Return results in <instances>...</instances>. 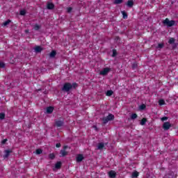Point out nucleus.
<instances>
[{"mask_svg": "<svg viewBox=\"0 0 178 178\" xmlns=\"http://www.w3.org/2000/svg\"><path fill=\"white\" fill-rule=\"evenodd\" d=\"M10 154V150H6L5 151V154L3 156V158H8V156H9V155Z\"/></svg>", "mask_w": 178, "mask_h": 178, "instance_id": "nucleus-15", "label": "nucleus"}, {"mask_svg": "<svg viewBox=\"0 0 178 178\" xmlns=\"http://www.w3.org/2000/svg\"><path fill=\"white\" fill-rule=\"evenodd\" d=\"M136 66H137V64H134L133 68L134 69V67H136Z\"/></svg>", "mask_w": 178, "mask_h": 178, "instance_id": "nucleus-40", "label": "nucleus"}, {"mask_svg": "<svg viewBox=\"0 0 178 178\" xmlns=\"http://www.w3.org/2000/svg\"><path fill=\"white\" fill-rule=\"evenodd\" d=\"M56 127H62L63 126V121L57 120L56 121Z\"/></svg>", "mask_w": 178, "mask_h": 178, "instance_id": "nucleus-9", "label": "nucleus"}, {"mask_svg": "<svg viewBox=\"0 0 178 178\" xmlns=\"http://www.w3.org/2000/svg\"><path fill=\"white\" fill-rule=\"evenodd\" d=\"M171 124H170V122H164L163 124V129L164 130H169V129H170L171 127Z\"/></svg>", "mask_w": 178, "mask_h": 178, "instance_id": "nucleus-5", "label": "nucleus"}, {"mask_svg": "<svg viewBox=\"0 0 178 178\" xmlns=\"http://www.w3.org/2000/svg\"><path fill=\"white\" fill-rule=\"evenodd\" d=\"M113 94V91L112 90H108L106 93V95H107V97H111L112 95Z\"/></svg>", "mask_w": 178, "mask_h": 178, "instance_id": "nucleus-17", "label": "nucleus"}, {"mask_svg": "<svg viewBox=\"0 0 178 178\" xmlns=\"http://www.w3.org/2000/svg\"><path fill=\"white\" fill-rule=\"evenodd\" d=\"M127 5L129 8H131V6H133V5H134V2L133 1V0H129Z\"/></svg>", "mask_w": 178, "mask_h": 178, "instance_id": "nucleus-12", "label": "nucleus"}, {"mask_svg": "<svg viewBox=\"0 0 178 178\" xmlns=\"http://www.w3.org/2000/svg\"><path fill=\"white\" fill-rule=\"evenodd\" d=\"M49 157L50 158V159H54V158H55V154H50L49 155Z\"/></svg>", "mask_w": 178, "mask_h": 178, "instance_id": "nucleus-32", "label": "nucleus"}, {"mask_svg": "<svg viewBox=\"0 0 178 178\" xmlns=\"http://www.w3.org/2000/svg\"><path fill=\"white\" fill-rule=\"evenodd\" d=\"M35 52H41V51H42V47H40V46H36L35 48Z\"/></svg>", "mask_w": 178, "mask_h": 178, "instance_id": "nucleus-11", "label": "nucleus"}, {"mask_svg": "<svg viewBox=\"0 0 178 178\" xmlns=\"http://www.w3.org/2000/svg\"><path fill=\"white\" fill-rule=\"evenodd\" d=\"M122 2H123V0H115L114 3L119 5V3H122Z\"/></svg>", "mask_w": 178, "mask_h": 178, "instance_id": "nucleus-23", "label": "nucleus"}, {"mask_svg": "<svg viewBox=\"0 0 178 178\" xmlns=\"http://www.w3.org/2000/svg\"><path fill=\"white\" fill-rule=\"evenodd\" d=\"M0 67H5V64L0 62Z\"/></svg>", "mask_w": 178, "mask_h": 178, "instance_id": "nucleus-36", "label": "nucleus"}, {"mask_svg": "<svg viewBox=\"0 0 178 178\" xmlns=\"http://www.w3.org/2000/svg\"><path fill=\"white\" fill-rule=\"evenodd\" d=\"M9 23H10V20H7L3 24V26H8Z\"/></svg>", "mask_w": 178, "mask_h": 178, "instance_id": "nucleus-30", "label": "nucleus"}, {"mask_svg": "<svg viewBox=\"0 0 178 178\" xmlns=\"http://www.w3.org/2000/svg\"><path fill=\"white\" fill-rule=\"evenodd\" d=\"M108 176L111 178H115L116 177V172L113 171V170H111L108 172Z\"/></svg>", "mask_w": 178, "mask_h": 178, "instance_id": "nucleus-7", "label": "nucleus"}, {"mask_svg": "<svg viewBox=\"0 0 178 178\" xmlns=\"http://www.w3.org/2000/svg\"><path fill=\"white\" fill-rule=\"evenodd\" d=\"M105 147L103 143H99L97 145V149H102Z\"/></svg>", "mask_w": 178, "mask_h": 178, "instance_id": "nucleus-13", "label": "nucleus"}, {"mask_svg": "<svg viewBox=\"0 0 178 178\" xmlns=\"http://www.w3.org/2000/svg\"><path fill=\"white\" fill-rule=\"evenodd\" d=\"M163 23L168 26V27H172V26H175V22L173 20H169V19L166 18L165 20L163 21Z\"/></svg>", "mask_w": 178, "mask_h": 178, "instance_id": "nucleus-2", "label": "nucleus"}, {"mask_svg": "<svg viewBox=\"0 0 178 178\" xmlns=\"http://www.w3.org/2000/svg\"><path fill=\"white\" fill-rule=\"evenodd\" d=\"M61 165H62V163H60V161H58V162H57V163H56L55 168H56V169H59V168H60Z\"/></svg>", "mask_w": 178, "mask_h": 178, "instance_id": "nucleus-18", "label": "nucleus"}, {"mask_svg": "<svg viewBox=\"0 0 178 178\" xmlns=\"http://www.w3.org/2000/svg\"><path fill=\"white\" fill-rule=\"evenodd\" d=\"M132 177L133 178H136V177H138V172L135 171L132 173Z\"/></svg>", "mask_w": 178, "mask_h": 178, "instance_id": "nucleus-19", "label": "nucleus"}, {"mask_svg": "<svg viewBox=\"0 0 178 178\" xmlns=\"http://www.w3.org/2000/svg\"><path fill=\"white\" fill-rule=\"evenodd\" d=\"M131 119L132 120L137 119V114L136 113L132 114L131 116Z\"/></svg>", "mask_w": 178, "mask_h": 178, "instance_id": "nucleus-26", "label": "nucleus"}, {"mask_svg": "<svg viewBox=\"0 0 178 178\" xmlns=\"http://www.w3.org/2000/svg\"><path fill=\"white\" fill-rule=\"evenodd\" d=\"M35 154L40 155V154H42V150L41 149H36Z\"/></svg>", "mask_w": 178, "mask_h": 178, "instance_id": "nucleus-22", "label": "nucleus"}, {"mask_svg": "<svg viewBox=\"0 0 178 178\" xmlns=\"http://www.w3.org/2000/svg\"><path fill=\"white\" fill-rule=\"evenodd\" d=\"M64 149L61 150L60 151V154H61V156H66V155H67V152H66V148H67V146H64Z\"/></svg>", "mask_w": 178, "mask_h": 178, "instance_id": "nucleus-6", "label": "nucleus"}, {"mask_svg": "<svg viewBox=\"0 0 178 178\" xmlns=\"http://www.w3.org/2000/svg\"><path fill=\"white\" fill-rule=\"evenodd\" d=\"M116 55H118V53H117L115 49H113V55H112V56L115 57V56H116Z\"/></svg>", "mask_w": 178, "mask_h": 178, "instance_id": "nucleus-29", "label": "nucleus"}, {"mask_svg": "<svg viewBox=\"0 0 178 178\" xmlns=\"http://www.w3.org/2000/svg\"><path fill=\"white\" fill-rule=\"evenodd\" d=\"M55 6L52 3H47V9H54Z\"/></svg>", "mask_w": 178, "mask_h": 178, "instance_id": "nucleus-14", "label": "nucleus"}, {"mask_svg": "<svg viewBox=\"0 0 178 178\" xmlns=\"http://www.w3.org/2000/svg\"><path fill=\"white\" fill-rule=\"evenodd\" d=\"M159 105H165V100H163V99H160V100L159 101Z\"/></svg>", "mask_w": 178, "mask_h": 178, "instance_id": "nucleus-25", "label": "nucleus"}, {"mask_svg": "<svg viewBox=\"0 0 178 178\" xmlns=\"http://www.w3.org/2000/svg\"><path fill=\"white\" fill-rule=\"evenodd\" d=\"M93 129H95V130H97V126H93Z\"/></svg>", "mask_w": 178, "mask_h": 178, "instance_id": "nucleus-41", "label": "nucleus"}, {"mask_svg": "<svg viewBox=\"0 0 178 178\" xmlns=\"http://www.w3.org/2000/svg\"><path fill=\"white\" fill-rule=\"evenodd\" d=\"M73 87H74V88H76V87H77V84L76 83H73L72 85V83H67L64 84V86L62 88V90L65 91L66 92H69V90L72 89Z\"/></svg>", "mask_w": 178, "mask_h": 178, "instance_id": "nucleus-1", "label": "nucleus"}, {"mask_svg": "<svg viewBox=\"0 0 178 178\" xmlns=\"http://www.w3.org/2000/svg\"><path fill=\"white\" fill-rule=\"evenodd\" d=\"M174 42H175V38H171L169 40V44H173Z\"/></svg>", "mask_w": 178, "mask_h": 178, "instance_id": "nucleus-28", "label": "nucleus"}, {"mask_svg": "<svg viewBox=\"0 0 178 178\" xmlns=\"http://www.w3.org/2000/svg\"><path fill=\"white\" fill-rule=\"evenodd\" d=\"M163 44H159L158 48H163Z\"/></svg>", "mask_w": 178, "mask_h": 178, "instance_id": "nucleus-37", "label": "nucleus"}, {"mask_svg": "<svg viewBox=\"0 0 178 178\" xmlns=\"http://www.w3.org/2000/svg\"><path fill=\"white\" fill-rule=\"evenodd\" d=\"M56 148H60V143H57V144L56 145Z\"/></svg>", "mask_w": 178, "mask_h": 178, "instance_id": "nucleus-39", "label": "nucleus"}, {"mask_svg": "<svg viewBox=\"0 0 178 178\" xmlns=\"http://www.w3.org/2000/svg\"><path fill=\"white\" fill-rule=\"evenodd\" d=\"M26 33H29V31H26Z\"/></svg>", "mask_w": 178, "mask_h": 178, "instance_id": "nucleus-42", "label": "nucleus"}, {"mask_svg": "<svg viewBox=\"0 0 178 178\" xmlns=\"http://www.w3.org/2000/svg\"><path fill=\"white\" fill-rule=\"evenodd\" d=\"M72 7H69V8H67V13H70V12H72Z\"/></svg>", "mask_w": 178, "mask_h": 178, "instance_id": "nucleus-33", "label": "nucleus"}, {"mask_svg": "<svg viewBox=\"0 0 178 178\" xmlns=\"http://www.w3.org/2000/svg\"><path fill=\"white\" fill-rule=\"evenodd\" d=\"M56 55V51H52L50 53L49 56H50V58H55Z\"/></svg>", "mask_w": 178, "mask_h": 178, "instance_id": "nucleus-16", "label": "nucleus"}, {"mask_svg": "<svg viewBox=\"0 0 178 178\" xmlns=\"http://www.w3.org/2000/svg\"><path fill=\"white\" fill-rule=\"evenodd\" d=\"M83 159H84V156H83V154H78L76 156V162H81Z\"/></svg>", "mask_w": 178, "mask_h": 178, "instance_id": "nucleus-8", "label": "nucleus"}, {"mask_svg": "<svg viewBox=\"0 0 178 178\" xmlns=\"http://www.w3.org/2000/svg\"><path fill=\"white\" fill-rule=\"evenodd\" d=\"M19 15H21V16H24V15H26V10H22L19 12Z\"/></svg>", "mask_w": 178, "mask_h": 178, "instance_id": "nucleus-24", "label": "nucleus"}, {"mask_svg": "<svg viewBox=\"0 0 178 178\" xmlns=\"http://www.w3.org/2000/svg\"><path fill=\"white\" fill-rule=\"evenodd\" d=\"M34 30H40V29H41V26L38 24H35L34 27H33Z\"/></svg>", "mask_w": 178, "mask_h": 178, "instance_id": "nucleus-21", "label": "nucleus"}, {"mask_svg": "<svg viewBox=\"0 0 178 178\" xmlns=\"http://www.w3.org/2000/svg\"><path fill=\"white\" fill-rule=\"evenodd\" d=\"M113 119H115V116L112 114H109L107 117L102 119L103 123L106 124V123H108V122H111V120H113Z\"/></svg>", "mask_w": 178, "mask_h": 178, "instance_id": "nucleus-3", "label": "nucleus"}, {"mask_svg": "<svg viewBox=\"0 0 178 178\" xmlns=\"http://www.w3.org/2000/svg\"><path fill=\"white\" fill-rule=\"evenodd\" d=\"M122 13L124 19H127V14L126 13V12L122 11Z\"/></svg>", "mask_w": 178, "mask_h": 178, "instance_id": "nucleus-27", "label": "nucleus"}, {"mask_svg": "<svg viewBox=\"0 0 178 178\" xmlns=\"http://www.w3.org/2000/svg\"><path fill=\"white\" fill-rule=\"evenodd\" d=\"M139 109H140L141 111H143V109H145V104H142L139 106Z\"/></svg>", "mask_w": 178, "mask_h": 178, "instance_id": "nucleus-31", "label": "nucleus"}, {"mask_svg": "<svg viewBox=\"0 0 178 178\" xmlns=\"http://www.w3.org/2000/svg\"><path fill=\"white\" fill-rule=\"evenodd\" d=\"M109 72H111V68L106 67L100 72L99 74H101V76H106Z\"/></svg>", "mask_w": 178, "mask_h": 178, "instance_id": "nucleus-4", "label": "nucleus"}, {"mask_svg": "<svg viewBox=\"0 0 178 178\" xmlns=\"http://www.w3.org/2000/svg\"><path fill=\"white\" fill-rule=\"evenodd\" d=\"M162 122H165V120H168V117H163L161 118Z\"/></svg>", "mask_w": 178, "mask_h": 178, "instance_id": "nucleus-35", "label": "nucleus"}, {"mask_svg": "<svg viewBox=\"0 0 178 178\" xmlns=\"http://www.w3.org/2000/svg\"><path fill=\"white\" fill-rule=\"evenodd\" d=\"M0 119H5V114L4 113H0Z\"/></svg>", "mask_w": 178, "mask_h": 178, "instance_id": "nucleus-34", "label": "nucleus"}, {"mask_svg": "<svg viewBox=\"0 0 178 178\" xmlns=\"http://www.w3.org/2000/svg\"><path fill=\"white\" fill-rule=\"evenodd\" d=\"M6 141H8V139H4L2 140V144H6Z\"/></svg>", "mask_w": 178, "mask_h": 178, "instance_id": "nucleus-38", "label": "nucleus"}, {"mask_svg": "<svg viewBox=\"0 0 178 178\" xmlns=\"http://www.w3.org/2000/svg\"><path fill=\"white\" fill-rule=\"evenodd\" d=\"M46 112L47 113H52V112H54V107L52 106L47 107L46 109Z\"/></svg>", "mask_w": 178, "mask_h": 178, "instance_id": "nucleus-10", "label": "nucleus"}, {"mask_svg": "<svg viewBox=\"0 0 178 178\" xmlns=\"http://www.w3.org/2000/svg\"><path fill=\"white\" fill-rule=\"evenodd\" d=\"M145 123H147V119H145V118L142 119L140 121L141 126H144V124H145Z\"/></svg>", "mask_w": 178, "mask_h": 178, "instance_id": "nucleus-20", "label": "nucleus"}]
</instances>
